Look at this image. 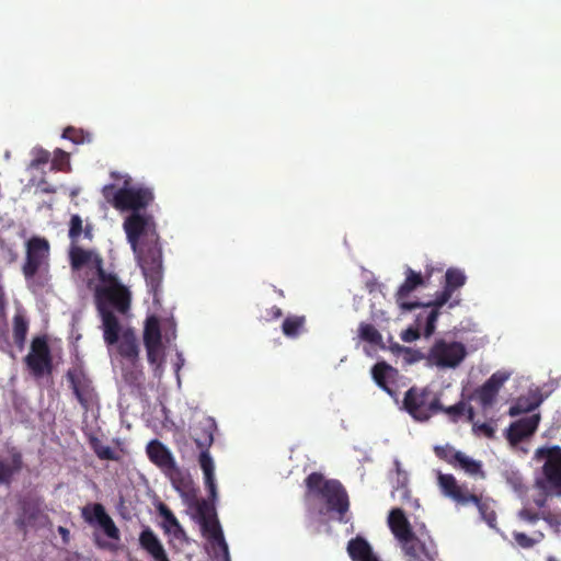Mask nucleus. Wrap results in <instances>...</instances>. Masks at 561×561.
I'll return each instance as SVG.
<instances>
[{
  "instance_id": "f257e3e1",
  "label": "nucleus",
  "mask_w": 561,
  "mask_h": 561,
  "mask_svg": "<svg viewBox=\"0 0 561 561\" xmlns=\"http://www.w3.org/2000/svg\"><path fill=\"white\" fill-rule=\"evenodd\" d=\"M94 288V302L102 320L103 339L112 346L118 341L121 323L115 312L125 316L130 310L131 291L114 272L100 271Z\"/></svg>"
},
{
  "instance_id": "f03ea898",
  "label": "nucleus",
  "mask_w": 561,
  "mask_h": 561,
  "mask_svg": "<svg viewBox=\"0 0 561 561\" xmlns=\"http://www.w3.org/2000/svg\"><path fill=\"white\" fill-rule=\"evenodd\" d=\"M306 496H313L324 503L325 513L336 516L340 523L346 524L350 511V497L344 485L336 479H325L320 472H311L305 479Z\"/></svg>"
},
{
  "instance_id": "7ed1b4c3",
  "label": "nucleus",
  "mask_w": 561,
  "mask_h": 561,
  "mask_svg": "<svg viewBox=\"0 0 561 561\" xmlns=\"http://www.w3.org/2000/svg\"><path fill=\"white\" fill-rule=\"evenodd\" d=\"M111 178L123 181V186L116 188L114 184H106L102 188V195L117 210H131V213H140L146 209L154 199L151 187L133 184L129 175H122L116 171L111 172Z\"/></svg>"
},
{
  "instance_id": "20e7f679",
  "label": "nucleus",
  "mask_w": 561,
  "mask_h": 561,
  "mask_svg": "<svg viewBox=\"0 0 561 561\" xmlns=\"http://www.w3.org/2000/svg\"><path fill=\"white\" fill-rule=\"evenodd\" d=\"M50 244L44 237L33 236L25 242L22 274L28 287H44L49 280Z\"/></svg>"
},
{
  "instance_id": "39448f33",
  "label": "nucleus",
  "mask_w": 561,
  "mask_h": 561,
  "mask_svg": "<svg viewBox=\"0 0 561 561\" xmlns=\"http://www.w3.org/2000/svg\"><path fill=\"white\" fill-rule=\"evenodd\" d=\"M437 481L445 496L462 506L469 504L476 505L482 519L490 526H493L496 520V514L490 507L488 500L483 499L482 494H476L466 484H459L456 478L450 473H439Z\"/></svg>"
},
{
  "instance_id": "423d86ee",
  "label": "nucleus",
  "mask_w": 561,
  "mask_h": 561,
  "mask_svg": "<svg viewBox=\"0 0 561 561\" xmlns=\"http://www.w3.org/2000/svg\"><path fill=\"white\" fill-rule=\"evenodd\" d=\"M402 409L419 422L428 421L443 410L439 398L427 388L411 387L404 394Z\"/></svg>"
},
{
  "instance_id": "0eeeda50",
  "label": "nucleus",
  "mask_w": 561,
  "mask_h": 561,
  "mask_svg": "<svg viewBox=\"0 0 561 561\" xmlns=\"http://www.w3.org/2000/svg\"><path fill=\"white\" fill-rule=\"evenodd\" d=\"M124 230L134 252L138 251L141 241L148 243L159 239L151 215L131 213L124 221Z\"/></svg>"
},
{
  "instance_id": "6e6552de",
  "label": "nucleus",
  "mask_w": 561,
  "mask_h": 561,
  "mask_svg": "<svg viewBox=\"0 0 561 561\" xmlns=\"http://www.w3.org/2000/svg\"><path fill=\"white\" fill-rule=\"evenodd\" d=\"M467 351L460 342H446L438 340L428 352L427 359L440 368H455L466 357Z\"/></svg>"
},
{
  "instance_id": "1a4fd4ad",
  "label": "nucleus",
  "mask_w": 561,
  "mask_h": 561,
  "mask_svg": "<svg viewBox=\"0 0 561 561\" xmlns=\"http://www.w3.org/2000/svg\"><path fill=\"white\" fill-rule=\"evenodd\" d=\"M25 364L34 377H43L53 373V357L46 336H35L31 342Z\"/></svg>"
},
{
  "instance_id": "9d476101",
  "label": "nucleus",
  "mask_w": 561,
  "mask_h": 561,
  "mask_svg": "<svg viewBox=\"0 0 561 561\" xmlns=\"http://www.w3.org/2000/svg\"><path fill=\"white\" fill-rule=\"evenodd\" d=\"M538 454L546 456L542 467L545 479L537 481V485L543 490L557 491L561 494V447L553 446L538 450Z\"/></svg>"
},
{
  "instance_id": "9b49d317",
  "label": "nucleus",
  "mask_w": 561,
  "mask_h": 561,
  "mask_svg": "<svg viewBox=\"0 0 561 561\" xmlns=\"http://www.w3.org/2000/svg\"><path fill=\"white\" fill-rule=\"evenodd\" d=\"M66 378L80 405L88 410L95 397L92 380L89 378L81 365H76L68 369Z\"/></svg>"
},
{
  "instance_id": "f8f14e48",
  "label": "nucleus",
  "mask_w": 561,
  "mask_h": 561,
  "mask_svg": "<svg viewBox=\"0 0 561 561\" xmlns=\"http://www.w3.org/2000/svg\"><path fill=\"white\" fill-rule=\"evenodd\" d=\"M404 274L405 279L400 285L394 295L396 302L402 311H412L414 309L421 308L423 302L410 301L408 298L410 297L411 293L419 287H425L426 279L421 273L413 271L411 267H407Z\"/></svg>"
},
{
  "instance_id": "ddd939ff",
  "label": "nucleus",
  "mask_w": 561,
  "mask_h": 561,
  "mask_svg": "<svg viewBox=\"0 0 561 561\" xmlns=\"http://www.w3.org/2000/svg\"><path fill=\"white\" fill-rule=\"evenodd\" d=\"M81 516L90 525H99L104 534L113 540L121 539V533L112 517L101 503H90L81 508Z\"/></svg>"
},
{
  "instance_id": "4468645a",
  "label": "nucleus",
  "mask_w": 561,
  "mask_h": 561,
  "mask_svg": "<svg viewBox=\"0 0 561 561\" xmlns=\"http://www.w3.org/2000/svg\"><path fill=\"white\" fill-rule=\"evenodd\" d=\"M401 549L407 561H436L438 557L437 546L431 536H427L426 540L415 534L401 546Z\"/></svg>"
},
{
  "instance_id": "2eb2a0df",
  "label": "nucleus",
  "mask_w": 561,
  "mask_h": 561,
  "mask_svg": "<svg viewBox=\"0 0 561 561\" xmlns=\"http://www.w3.org/2000/svg\"><path fill=\"white\" fill-rule=\"evenodd\" d=\"M197 514L204 535H207L213 541L217 542L226 553H228V546L225 541L219 522L216 519L214 508L206 502H202L197 506Z\"/></svg>"
},
{
  "instance_id": "dca6fc26",
  "label": "nucleus",
  "mask_w": 561,
  "mask_h": 561,
  "mask_svg": "<svg viewBox=\"0 0 561 561\" xmlns=\"http://www.w3.org/2000/svg\"><path fill=\"white\" fill-rule=\"evenodd\" d=\"M510 373L497 370L495 371L481 387L477 388L471 396V399L477 400L482 408L491 407L506 380L510 378Z\"/></svg>"
},
{
  "instance_id": "f3484780",
  "label": "nucleus",
  "mask_w": 561,
  "mask_h": 561,
  "mask_svg": "<svg viewBox=\"0 0 561 561\" xmlns=\"http://www.w3.org/2000/svg\"><path fill=\"white\" fill-rule=\"evenodd\" d=\"M69 259L73 270L89 266L95 270L96 277L100 275V271H105L103 259L96 251L83 249L76 243L72 244L69 251Z\"/></svg>"
},
{
  "instance_id": "a211bd4d",
  "label": "nucleus",
  "mask_w": 561,
  "mask_h": 561,
  "mask_svg": "<svg viewBox=\"0 0 561 561\" xmlns=\"http://www.w3.org/2000/svg\"><path fill=\"white\" fill-rule=\"evenodd\" d=\"M122 358L136 366L139 362V343L135 330L127 328L118 332V341L114 343Z\"/></svg>"
},
{
  "instance_id": "6ab92c4d",
  "label": "nucleus",
  "mask_w": 561,
  "mask_h": 561,
  "mask_svg": "<svg viewBox=\"0 0 561 561\" xmlns=\"http://www.w3.org/2000/svg\"><path fill=\"white\" fill-rule=\"evenodd\" d=\"M539 421L540 415L533 414L513 422L506 431L507 440L516 446L536 432Z\"/></svg>"
},
{
  "instance_id": "aec40b11",
  "label": "nucleus",
  "mask_w": 561,
  "mask_h": 561,
  "mask_svg": "<svg viewBox=\"0 0 561 561\" xmlns=\"http://www.w3.org/2000/svg\"><path fill=\"white\" fill-rule=\"evenodd\" d=\"M373 379L383 391H386L390 397L397 400V389L393 388V385L397 381L399 376L398 369L393 368L386 362H379L374 365L371 369Z\"/></svg>"
},
{
  "instance_id": "412c9836",
  "label": "nucleus",
  "mask_w": 561,
  "mask_h": 561,
  "mask_svg": "<svg viewBox=\"0 0 561 561\" xmlns=\"http://www.w3.org/2000/svg\"><path fill=\"white\" fill-rule=\"evenodd\" d=\"M453 291L444 286L443 290L437 293L433 301L423 304L422 307L432 308L430 312L425 314V328L424 335L431 336L436 329V322L440 314V308L450 301Z\"/></svg>"
},
{
  "instance_id": "4be33fe9",
  "label": "nucleus",
  "mask_w": 561,
  "mask_h": 561,
  "mask_svg": "<svg viewBox=\"0 0 561 561\" xmlns=\"http://www.w3.org/2000/svg\"><path fill=\"white\" fill-rule=\"evenodd\" d=\"M388 525L396 539L400 542V546L415 535L411 528L410 522L401 508H393L390 511Z\"/></svg>"
},
{
  "instance_id": "5701e85b",
  "label": "nucleus",
  "mask_w": 561,
  "mask_h": 561,
  "mask_svg": "<svg viewBox=\"0 0 561 561\" xmlns=\"http://www.w3.org/2000/svg\"><path fill=\"white\" fill-rule=\"evenodd\" d=\"M146 453L149 460L163 470H175V461L171 451L158 439L148 443Z\"/></svg>"
},
{
  "instance_id": "b1692460",
  "label": "nucleus",
  "mask_w": 561,
  "mask_h": 561,
  "mask_svg": "<svg viewBox=\"0 0 561 561\" xmlns=\"http://www.w3.org/2000/svg\"><path fill=\"white\" fill-rule=\"evenodd\" d=\"M11 455V461H7L2 458H0V484L9 486L12 481L13 477L19 473L23 468V456L22 454L15 449L12 448L10 450Z\"/></svg>"
},
{
  "instance_id": "393cba45",
  "label": "nucleus",
  "mask_w": 561,
  "mask_h": 561,
  "mask_svg": "<svg viewBox=\"0 0 561 561\" xmlns=\"http://www.w3.org/2000/svg\"><path fill=\"white\" fill-rule=\"evenodd\" d=\"M139 545L156 561L167 557L163 545L150 527H145L139 535Z\"/></svg>"
},
{
  "instance_id": "a878e982",
  "label": "nucleus",
  "mask_w": 561,
  "mask_h": 561,
  "mask_svg": "<svg viewBox=\"0 0 561 561\" xmlns=\"http://www.w3.org/2000/svg\"><path fill=\"white\" fill-rule=\"evenodd\" d=\"M346 549L352 561H371L377 557L369 542L360 536L351 539Z\"/></svg>"
},
{
  "instance_id": "bb28decb",
  "label": "nucleus",
  "mask_w": 561,
  "mask_h": 561,
  "mask_svg": "<svg viewBox=\"0 0 561 561\" xmlns=\"http://www.w3.org/2000/svg\"><path fill=\"white\" fill-rule=\"evenodd\" d=\"M216 424L213 419H206L194 428V440L201 450H208L214 442Z\"/></svg>"
},
{
  "instance_id": "cd10ccee",
  "label": "nucleus",
  "mask_w": 561,
  "mask_h": 561,
  "mask_svg": "<svg viewBox=\"0 0 561 561\" xmlns=\"http://www.w3.org/2000/svg\"><path fill=\"white\" fill-rule=\"evenodd\" d=\"M198 462L204 473L205 485L214 495L216 493L215 465L208 450H201Z\"/></svg>"
},
{
  "instance_id": "c85d7f7f",
  "label": "nucleus",
  "mask_w": 561,
  "mask_h": 561,
  "mask_svg": "<svg viewBox=\"0 0 561 561\" xmlns=\"http://www.w3.org/2000/svg\"><path fill=\"white\" fill-rule=\"evenodd\" d=\"M135 253L138 256L139 263L162 262V250L159 244V239L139 245L138 251Z\"/></svg>"
},
{
  "instance_id": "c756f323",
  "label": "nucleus",
  "mask_w": 561,
  "mask_h": 561,
  "mask_svg": "<svg viewBox=\"0 0 561 561\" xmlns=\"http://www.w3.org/2000/svg\"><path fill=\"white\" fill-rule=\"evenodd\" d=\"M28 332V321L22 313H15L13 317L12 336L16 347L22 351L25 345Z\"/></svg>"
},
{
  "instance_id": "7c9ffc66",
  "label": "nucleus",
  "mask_w": 561,
  "mask_h": 561,
  "mask_svg": "<svg viewBox=\"0 0 561 561\" xmlns=\"http://www.w3.org/2000/svg\"><path fill=\"white\" fill-rule=\"evenodd\" d=\"M457 468L463 470L472 478L485 479L486 477L482 462L466 456L463 453H461L457 461Z\"/></svg>"
},
{
  "instance_id": "2f4dec72",
  "label": "nucleus",
  "mask_w": 561,
  "mask_h": 561,
  "mask_svg": "<svg viewBox=\"0 0 561 561\" xmlns=\"http://www.w3.org/2000/svg\"><path fill=\"white\" fill-rule=\"evenodd\" d=\"M145 275L147 284L157 289L162 280V262L156 263H139Z\"/></svg>"
},
{
  "instance_id": "473e14b6",
  "label": "nucleus",
  "mask_w": 561,
  "mask_h": 561,
  "mask_svg": "<svg viewBox=\"0 0 561 561\" xmlns=\"http://www.w3.org/2000/svg\"><path fill=\"white\" fill-rule=\"evenodd\" d=\"M306 324L305 316H288L284 319L282 331L285 336L295 339L304 331Z\"/></svg>"
},
{
  "instance_id": "72a5a7b5",
  "label": "nucleus",
  "mask_w": 561,
  "mask_h": 561,
  "mask_svg": "<svg viewBox=\"0 0 561 561\" xmlns=\"http://www.w3.org/2000/svg\"><path fill=\"white\" fill-rule=\"evenodd\" d=\"M89 445L99 459L113 461L119 460V455L112 447L104 445L96 436H89Z\"/></svg>"
},
{
  "instance_id": "f704fd0d",
  "label": "nucleus",
  "mask_w": 561,
  "mask_h": 561,
  "mask_svg": "<svg viewBox=\"0 0 561 561\" xmlns=\"http://www.w3.org/2000/svg\"><path fill=\"white\" fill-rule=\"evenodd\" d=\"M162 343L159 319L156 316L147 318L144 329V344Z\"/></svg>"
},
{
  "instance_id": "c9c22d12",
  "label": "nucleus",
  "mask_w": 561,
  "mask_h": 561,
  "mask_svg": "<svg viewBox=\"0 0 561 561\" xmlns=\"http://www.w3.org/2000/svg\"><path fill=\"white\" fill-rule=\"evenodd\" d=\"M81 233H84L85 238L91 239L92 228L90 226H85V228H83L81 217L78 214H75L70 218L68 231V237L72 244L78 243Z\"/></svg>"
},
{
  "instance_id": "e433bc0d",
  "label": "nucleus",
  "mask_w": 561,
  "mask_h": 561,
  "mask_svg": "<svg viewBox=\"0 0 561 561\" xmlns=\"http://www.w3.org/2000/svg\"><path fill=\"white\" fill-rule=\"evenodd\" d=\"M440 412L446 413L453 422H457L461 416L466 415L468 422H472L474 419V410L472 407L467 405L463 401H460L448 408L443 407Z\"/></svg>"
},
{
  "instance_id": "4c0bfd02",
  "label": "nucleus",
  "mask_w": 561,
  "mask_h": 561,
  "mask_svg": "<svg viewBox=\"0 0 561 561\" xmlns=\"http://www.w3.org/2000/svg\"><path fill=\"white\" fill-rule=\"evenodd\" d=\"M159 515L163 518L161 524L164 533H175L176 530H181V525L172 513V511L162 502H160L157 506Z\"/></svg>"
},
{
  "instance_id": "58836bf2",
  "label": "nucleus",
  "mask_w": 561,
  "mask_h": 561,
  "mask_svg": "<svg viewBox=\"0 0 561 561\" xmlns=\"http://www.w3.org/2000/svg\"><path fill=\"white\" fill-rule=\"evenodd\" d=\"M541 403V399L520 397L510 408L508 414L511 416H517L522 413L531 412L537 409Z\"/></svg>"
},
{
  "instance_id": "ea45409f",
  "label": "nucleus",
  "mask_w": 561,
  "mask_h": 561,
  "mask_svg": "<svg viewBox=\"0 0 561 561\" xmlns=\"http://www.w3.org/2000/svg\"><path fill=\"white\" fill-rule=\"evenodd\" d=\"M467 277L465 273L455 267H450L445 273V287L455 293L466 284Z\"/></svg>"
},
{
  "instance_id": "a19ab883",
  "label": "nucleus",
  "mask_w": 561,
  "mask_h": 561,
  "mask_svg": "<svg viewBox=\"0 0 561 561\" xmlns=\"http://www.w3.org/2000/svg\"><path fill=\"white\" fill-rule=\"evenodd\" d=\"M358 336L360 340L374 345H378L382 342V336L380 332L370 323H359Z\"/></svg>"
},
{
  "instance_id": "79ce46f5",
  "label": "nucleus",
  "mask_w": 561,
  "mask_h": 561,
  "mask_svg": "<svg viewBox=\"0 0 561 561\" xmlns=\"http://www.w3.org/2000/svg\"><path fill=\"white\" fill-rule=\"evenodd\" d=\"M434 453L440 460H444L454 468H457V461L461 451L456 450L453 446L446 444L444 446H435Z\"/></svg>"
},
{
  "instance_id": "37998d69",
  "label": "nucleus",
  "mask_w": 561,
  "mask_h": 561,
  "mask_svg": "<svg viewBox=\"0 0 561 561\" xmlns=\"http://www.w3.org/2000/svg\"><path fill=\"white\" fill-rule=\"evenodd\" d=\"M513 538L520 548L530 549L536 543L540 542L545 538V535L541 531H535L534 536L529 537L525 533L514 531Z\"/></svg>"
},
{
  "instance_id": "c03bdc74",
  "label": "nucleus",
  "mask_w": 561,
  "mask_h": 561,
  "mask_svg": "<svg viewBox=\"0 0 561 561\" xmlns=\"http://www.w3.org/2000/svg\"><path fill=\"white\" fill-rule=\"evenodd\" d=\"M503 477L505 479V482L518 494H523L526 492L527 488L524 483V479L519 471L517 470H505L503 472Z\"/></svg>"
},
{
  "instance_id": "a18cd8bd",
  "label": "nucleus",
  "mask_w": 561,
  "mask_h": 561,
  "mask_svg": "<svg viewBox=\"0 0 561 561\" xmlns=\"http://www.w3.org/2000/svg\"><path fill=\"white\" fill-rule=\"evenodd\" d=\"M5 297L2 296V305H0V351L10 352L11 343L8 336L7 324L2 321L5 317Z\"/></svg>"
},
{
  "instance_id": "49530a36",
  "label": "nucleus",
  "mask_w": 561,
  "mask_h": 561,
  "mask_svg": "<svg viewBox=\"0 0 561 561\" xmlns=\"http://www.w3.org/2000/svg\"><path fill=\"white\" fill-rule=\"evenodd\" d=\"M423 321L425 322V316L423 313L417 314V317H416L417 327L416 328L410 327V328L405 329L404 331H402V333L400 335L401 340L407 343H411V342L417 340L420 337L419 327L422 325Z\"/></svg>"
},
{
  "instance_id": "de8ad7c7",
  "label": "nucleus",
  "mask_w": 561,
  "mask_h": 561,
  "mask_svg": "<svg viewBox=\"0 0 561 561\" xmlns=\"http://www.w3.org/2000/svg\"><path fill=\"white\" fill-rule=\"evenodd\" d=\"M470 423L472 424V432L476 435H483V436H485L488 438H493L494 437L495 428L492 425V423H489V422L480 423L478 421H474V419Z\"/></svg>"
},
{
  "instance_id": "09e8293b",
  "label": "nucleus",
  "mask_w": 561,
  "mask_h": 561,
  "mask_svg": "<svg viewBox=\"0 0 561 561\" xmlns=\"http://www.w3.org/2000/svg\"><path fill=\"white\" fill-rule=\"evenodd\" d=\"M147 351V359L150 364H158L163 355L162 343L145 344Z\"/></svg>"
},
{
  "instance_id": "8fccbe9b",
  "label": "nucleus",
  "mask_w": 561,
  "mask_h": 561,
  "mask_svg": "<svg viewBox=\"0 0 561 561\" xmlns=\"http://www.w3.org/2000/svg\"><path fill=\"white\" fill-rule=\"evenodd\" d=\"M50 159V153L45 149H35L33 151V159L30 167L38 169L41 165L46 164Z\"/></svg>"
},
{
  "instance_id": "3c124183",
  "label": "nucleus",
  "mask_w": 561,
  "mask_h": 561,
  "mask_svg": "<svg viewBox=\"0 0 561 561\" xmlns=\"http://www.w3.org/2000/svg\"><path fill=\"white\" fill-rule=\"evenodd\" d=\"M517 516L519 519H522L528 524H535L541 518V512H535L531 508L523 507L517 513Z\"/></svg>"
},
{
  "instance_id": "603ef678",
  "label": "nucleus",
  "mask_w": 561,
  "mask_h": 561,
  "mask_svg": "<svg viewBox=\"0 0 561 561\" xmlns=\"http://www.w3.org/2000/svg\"><path fill=\"white\" fill-rule=\"evenodd\" d=\"M173 471L174 474L171 477L173 486L178 491L184 492L187 489L190 481L182 474V472L176 467L175 470Z\"/></svg>"
},
{
  "instance_id": "864d4df0",
  "label": "nucleus",
  "mask_w": 561,
  "mask_h": 561,
  "mask_svg": "<svg viewBox=\"0 0 561 561\" xmlns=\"http://www.w3.org/2000/svg\"><path fill=\"white\" fill-rule=\"evenodd\" d=\"M62 137L65 139L71 140L75 144H81L84 141L83 131L71 126L64 129Z\"/></svg>"
},
{
  "instance_id": "5fc2aeb1",
  "label": "nucleus",
  "mask_w": 561,
  "mask_h": 561,
  "mask_svg": "<svg viewBox=\"0 0 561 561\" xmlns=\"http://www.w3.org/2000/svg\"><path fill=\"white\" fill-rule=\"evenodd\" d=\"M540 519H543L552 527H558L561 525V513L542 510Z\"/></svg>"
},
{
  "instance_id": "6e6d98bb",
  "label": "nucleus",
  "mask_w": 561,
  "mask_h": 561,
  "mask_svg": "<svg viewBox=\"0 0 561 561\" xmlns=\"http://www.w3.org/2000/svg\"><path fill=\"white\" fill-rule=\"evenodd\" d=\"M282 316V309L277 306H273L264 311V313L260 317V321L270 322L279 319Z\"/></svg>"
},
{
  "instance_id": "4d7b16f0",
  "label": "nucleus",
  "mask_w": 561,
  "mask_h": 561,
  "mask_svg": "<svg viewBox=\"0 0 561 561\" xmlns=\"http://www.w3.org/2000/svg\"><path fill=\"white\" fill-rule=\"evenodd\" d=\"M69 162L68 154L58 149L55 151V158L53 160V168L59 171L65 170V165H67Z\"/></svg>"
},
{
  "instance_id": "13d9d810",
  "label": "nucleus",
  "mask_w": 561,
  "mask_h": 561,
  "mask_svg": "<svg viewBox=\"0 0 561 561\" xmlns=\"http://www.w3.org/2000/svg\"><path fill=\"white\" fill-rule=\"evenodd\" d=\"M58 533H59V535H60V536H61V538H62V542H64L65 545H67V543L69 542V539H70V531H69V529H67V528H66V527H64V526H59V527H58Z\"/></svg>"
},
{
  "instance_id": "bf43d9fd",
  "label": "nucleus",
  "mask_w": 561,
  "mask_h": 561,
  "mask_svg": "<svg viewBox=\"0 0 561 561\" xmlns=\"http://www.w3.org/2000/svg\"><path fill=\"white\" fill-rule=\"evenodd\" d=\"M2 250H7L8 256H9V263H13L16 261L18 253L12 247L7 245V243H5L4 248Z\"/></svg>"
},
{
  "instance_id": "052dcab7",
  "label": "nucleus",
  "mask_w": 561,
  "mask_h": 561,
  "mask_svg": "<svg viewBox=\"0 0 561 561\" xmlns=\"http://www.w3.org/2000/svg\"><path fill=\"white\" fill-rule=\"evenodd\" d=\"M95 543H96V546H98L100 549L113 550V549L115 548V546H114V545L110 543L108 541L101 540V539H96V540H95Z\"/></svg>"
},
{
  "instance_id": "680f3d73",
  "label": "nucleus",
  "mask_w": 561,
  "mask_h": 561,
  "mask_svg": "<svg viewBox=\"0 0 561 561\" xmlns=\"http://www.w3.org/2000/svg\"><path fill=\"white\" fill-rule=\"evenodd\" d=\"M171 330L165 333L167 341L170 342L172 339H175V323L173 321L170 322Z\"/></svg>"
},
{
  "instance_id": "e2e57ef3",
  "label": "nucleus",
  "mask_w": 561,
  "mask_h": 561,
  "mask_svg": "<svg viewBox=\"0 0 561 561\" xmlns=\"http://www.w3.org/2000/svg\"><path fill=\"white\" fill-rule=\"evenodd\" d=\"M546 502H547V499L546 496L541 495L539 497H536L534 499V503L536 504V506H538L539 508H543L546 506Z\"/></svg>"
},
{
  "instance_id": "0e129e2a",
  "label": "nucleus",
  "mask_w": 561,
  "mask_h": 561,
  "mask_svg": "<svg viewBox=\"0 0 561 561\" xmlns=\"http://www.w3.org/2000/svg\"><path fill=\"white\" fill-rule=\"evenodd\" d=\"M427 536H431L430 535V531L427 530V528L425 527V525L423 524L420 529H419V538H422V539H426L427 540Z\"/></svg>"
},
{
  "instance_id": "69168bd1",
  "label": "nucleus",
  "mask_w": 561,
  "mask_h": 561,
  "mask_svg": "<svg viewBox=\"0 0 561 561\" xmlns=\"http://www.w3.org/2000/svg\"><path fill=\"white\" fill-rule=\"evenodd\" d=\"M43 192H45V193H55L56 190L54 187L46 186V187L43 188Z\"/></svg>"
},
{
  "instance_id": "338daca9",
  "label": "nucleus",
  "mask_w": 561,
  "mask_h": 561,
  "mask_svg": "<svg viewBox=\"0 0 561 561\" xmlns=\"http://www.w3.org/2000/svg\"><path fill=\"white\" fill-rule=\"evenodd\" d=\"M459 302H460V301H459L458 299L450 301V302H449V308H454V307L458 306V305H459Z\"/></svg>"
},
{
  "instance_id": "774afa93",
  "label": "nucleus",
  "mask_w": 561,
  "mask_h": 561,
  "mask_svg": "<svg viewBox=\"0 0 561 561\" xmlns=\"http://www.w3.org/2000/svg\"><path fill=\"white\" fill-rule=\"evenodd\" d=\"M4 244H5L4 239H2V238L0 237V248H1V249H3V248H4Z\"/></svg>"
}]
</instances>
